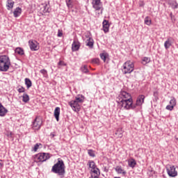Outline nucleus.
I'll return each mask as SVG.
<instances>
[{
	"label": "nucleus",
	"instance_id": "37998d69",
	"mask_svg": "<svg viewBox=\"0 0 178 178\" xmlns=\"http://www.w3.org/2000/svg\"><path fill=\"white\" fill-rule=\"evenodd\" d=\"M13 134H12V132H8L7 134V136L8 137V138H13Z\"/></svg>",
	"mask_w": 178,
	"mask_h": 178
},
{
	"label": "nucleus",
	"instance_id": "e433bc0d",
	"mask_svg": "<svg viewBox=\"0 0 178 178\" xmlns=\"http://www.w3.org/2000/svg\"><path fill=\"white\" fill-rule=\"evenodd\" d=\"M159 94V93L158 92V91H154V92L153 95H154V99H155L156 101H158V99H159V98L158 97Z\"/></svg>",
	"mask_w": 178,
	"mask_h": 178
},
{
	"label": "nucleus",
	"instance_id": "4c0bfd02",
	"mask_svg": "<svg viewBox=\"0 0 178 178\" xmlns=\"http://www.w3.org/2000/svg\"><path fill=\"white\" fill-rule=\"evenodd\" d=\"M100 58H101V59H102V60H104V62H105L106 60V54H101Z\"/></svg>",
	"mask_w": 178,
	"mask_h": 178
},
{
	"label": "nucleus",
	"instance_id": "f257e3e1",
	"mask_svg": "<svg viewBox=\"0 0 178 178\" xmlns=\"http://www.w3.org/2000/svg\"><path fill=\"white\" fill-rule=\"evenodd\" d=\"M117 102L124 109L129 110L136 108V106L133 105L131 95L124 90H122L117 97Z\"/></svg>",
	"mask_w": 178,
	"mask_h": 178
},
{
	"label": "nucleus",
	"instance_id": "c85d7f7f",
	"mask_svg": "<svg viewBox=\"0 0 178 178\" xmlns=\"http://www.w3.org/2000/svg\"><path fill=\"white\" fill-rule=\"evenodd\" d=\"M81 71L82 73H88L90 71L88 70V68L87 67V65H83L81 67Z\"/></svg>",
	"mask_w": 178,
	"mask_h": 178
},
{
	"label": "nucleus",
	"instance_id": "a19ab883",
	"mask_svg": "<svg viewBox=\"0 0 178 178\" xmlns=\"http://www.w3.org/2000/svg\"><path fill=\"white\" fill-rule=\"evenodd\" d=\"M58 66H66V63L65 62L60 60L58 63Z\"/></svg>",
	"mask_w": 178,
	"mask_h": 178
},
{
	"label": "nucleus",
	"instance_id": "4468645a",
	"mask_svg": "<svg viewBox=\"0 0 178 178\" xmlns=\"http://www.w3.org/2000/svg\"><path fill=\"white\" fill-rule=\"evenodd\" d=\"M145 99V97L144 95H140L138 97L136 100V106H141L143 104H144V99Z\"/></svg>",
	"mask_w": 178,
	"mask_h": 178
},
{
	"label": "nucleus",
	"instance_id": "de8ad7c7",
	"mask_svg": "<svg viewBox=\"0 0 178 178\" xmlns=\"http://www.w3.org/2000/svg\"><path fill=\"white\" fill-rule=\"evenodd\" d=\"M144 6V3L142 2V3L140 4V6Z\"/></svg>",
	"mask_w": 178,
	"mask_h": 178
},
{
	"label": "nucleus",
	"instance_id": "a211bd4d",
	"mask_svg": "<svg viewBox=\"0 0 178 178\" xmlns=\"http://www.w3.org/2000/svg\"><path fill=\"white\" fill-rule=\"evenodd\" d=\"M128 165L130 168H134V166L137 165V163L136 162V160H134V159H131L128 161Z\"/></svg>",
	"mask_w": 178,
	"mask_h": 178
},
{
	"label": "nucleus",
	"instance_id": "7c9ffc66",
	"mask_svg": "<svg viewBox=\"0 0 178 178\" xmlns=\"http://www.w3.org/2000/svg\"><path fill=\"white\" fill-rule=\"evenodd\" d=\"M88 154L89 156H92V158L95 157V152H94L92 149H88Z\"/></svg>",
	"mask_w": 178,
	"mask_h": 178
},
{
	"label": "nucleus",
	"instance_id": "a878e982",
	"mask_svg": "<svg viewBox=\"0 0 178 178\" xmlns=\"http://www.w3.org/2000/svg\"><path fill=\"white\" fill-rule=\"evenodd\" d=\"M25 84H26L27 88H30V87H31V86H32L31 81L29 79L26 78L25 79Z\"/></svg>",
	"mask_w": 178,
	"mask_h": 178
},
{
	"label": "nucleus",
	"instance_id": "5701e85b",
	"mask_svg": "<svg viewBox=\"0 0 178 178\" xmlns=\"http://www.w3.org/2000/svg\"><path fill=\"white\" fill-rule=\"evenodd\" d=\"M15 54H17L18 55H24V50H23L22 47H17L15 49Z\"/></svg>",
	"mask_w": 178,
	"mask_h": 178
},
{
	"label": "nucleus",
	"instance_id": "2f4dec72",
	"mask_svg": "<svg viewBox=\"0 0 178 178\" xmlns=\"http://www.w3.org/2000/svg\"><path fill=\"white\" fill-rule=\"evenodd\" d=\"M151 19H149L148 17H146L145 18V24H147V26H151Z\"/></svg>",
	"mask_w": 178,
	"mask_h": 178
},
{
	"label": "nucleus",
	"instance_id": "c756f323",
	"mask_svg": "<svg viewBox=\"0 0 178 178\" xmlns=\"http://www.w3.org/2000/svg\"><path fill=\"white\" fill-rule=\"evenodd\" d=\"M14 3L12 0H8L7 1V6L8 9H12L13 8Z\"/></svg>",
	"mask_w": 178,
	"mask_h": 178
},
{
	"label": "nucleus",
	"instance_id": "1a4fd4ad",
	"mask_svg": "<svg viewBox=\"0 0 178 178\" xmlns=\"http://www.w3.org/2000/svg\"><path fill=\"white\" fill-rule=\"evenodd\" d=\"M42 126V120L40 118H36L33 122L32 129L33 130H40Z\"/></svg>",
	"mask_w": 178,
	"mask_h": 178
},
{
	"label": "nucleus",
	"instance_id": "20e7f679",
	"mask_svg": "<svg viewBox=\"0 0 178 178\" xmlns=\"http://www.w3.org/2000/svg\"><path fill=\"white\" fill-rule=\"evenodd\" d=\"M51 172L56 173L58 176H63L65 175V163H63V161L58 160L52 167Z\"/></svg>",
	"mask_w": 178,
	"mask_h": 178
},
{
	"label": "nucleus",
	"instance_id": "f3484780",
	"mask_svg": "<svg viewBox=\"0 0 178 178\" xmlns=\"http://www.w3.org/2000/svg\"><path fill=\"white\" fill-rule=\"evenodd\" d=\"M115 172H117L118 175H126V171H124L121 166H117L115 168Z\"/></svg>",
	"mask_w": 178,
	"mask_h": 178
},
{
	"label": "nucleus",
	"instance_id": "aec40b11",
	"mask_svg": "<svg viewBox=\"0 0 178 178\" xmlns=\"http://www.w3.org/2000/svg\"><path fill=\"white\" fill-rule=\"evenodd\" d=\"M14 16L15 17H18V16H20V15L22 14V8H17L15 11H14Z\"/></svg>",
	"mask_w": 178,
	"mask_h": 178
},
{
	"label": "nucleus",
	"instance_id": "72a5a7b5",
	"mask_svg": "<svg viewBox=\"0 0 178 178\" xmlns=\"http://www.w3.org/2000/svg\"><path fill=\"white\" fill-rule=\"evenodd\" d=\"M40 145H41V143H36L33 147V151H34V152H37V150L40 148Z\"/></svg>",
	"mask_w": 178,
	"mask_h": 178
},
{
	"label": "nucleus",
	"instance_id": "6ab92c4d",
	"mask_svg": "<svg viewBox=\"0 0 178 178\" xmlns=\"http://www.w3.org/2000/svg\"><path fill=\"white\" fill-rule=\"evenodd\" d=\"M88 165L89 168L91 169V170L97 168V165H95V162H94V161H88Z\"/></svg>",
	"mask_w": 178,
	"mask_h": 178
},
{
	"label": "nucleus",
	"instance_id": "09e8293b",
	"mask_svg": "<svg viewBox=\"0 0 178 178\" xmlns=\"http://www.w3.org/2000/svg\"><path fill=\"white\" fill-rule=\"evenodd\" d=\"M44 12H48V9L44 8Z\"/></svg>",
	"mask_w": 178,
	"mask_h": 178
},
{
	"label": "nucleus",
	"instance_id": "473e14b6",
	"mask_svg": "<svg viewBox=\"0 0 178 178\" xmlns=\"http://www.w3.org/2000/svg\"><path fill=\"white\" fill-rule=\"evenodd\" d=\"M170 104L172 106H176V99L175 97H171Z\"/></svg>",
	"mask_w": 178,
	"mask_h": 178
},
{
	"label": "nucleus",
	"instance_id": "9b49d317",
	"mask_svg": "<svg viewBox=\"0 0 178 178\" xmlns=\"http://www.w3.org/2000/svg\"><path fill=\"white\" fill-rule=\"evenodd\" d=\"M72 49L73 52L79 51V49H80V42L74 40L72 44Z\"/></svg>",
	"mask_w": 178,
	"mask_h": 178
},
{
	"label": "nucleus",
	"instance_id": "49530a36",
	"mask_svg": "<svg viewBox=\"0 0 178 178\" xmlns=\"http://www.w3.org/2000/svg\"><path fill=\"white\" fill-rule=\"evenodd\" d=\"M90 178H98V177H97V175H94V174H92Z\"/></svg>",
	"mask_w": 178,
	"mask_h": 178
},
{
	"label": "nucleus",
	"instance_id": "2eb2a0df",
	"mask_svg": "<svg viewBox=\"0 0 178 178\" xmlns=\"http://www.w3.org/2000/svg\"><path fill=\"white\" fill-rule=\"evenodd\" d=\"M60 115V108L56 107L54 110V117L57 122H59V115Z\"/></svg>",
	"mask_w": 178,
	"mask_h": 178
},
{
	"label": "nucleus",
	"instance_id": "c03bdc74",
	"mask_svg": "<svg viewBox=\"0 0 178 178\" xmlns=\"http://www.w3.org/2000/svg\"><path fill=\"white\" fill-rule=\"evenodd\" d=\"M63 35V33L60 30H58V37H62Z\"/></svg>",
	"mask_w": 178,
	"mask_h": 178
},
{
	"label": "nucleus",
	"instance_id": "a18cd8bd",
	"mask_svg": "<svg viewBox=\"0 0 178 178\" xmlns=\"http://www.w3.org/2000/svg\"><path fill=\"white\" fill-rule=\"evenodd\" d=\"M1 168H3V163L2 162V160H0V169H1Z\"/></svg>",
	"mask_w": 178,
	"mask_h": 178
},
{
	"label": "nucleus",
	"instance_id": "ea45409f",
	"mask_svg": "<svg viewBox=\"0 0 178 178\" xmlns=\"http://www.w3.org/2000/svg\"><path fill=\"white\" fill-rule=\"evenodd\" d=\"M173 108H175V106H172L171 104L170 105H168L166 106V109L168 111H173Z\"/></svg>",
	"mask_w": 178,
	"mask_h": 178
},
{
	"label": "nucleus",
	"instance_id": "423d86ee",
	"mask_svg": "<svg viewBox=\"0 0 178 178\" xmlns=\"http://www.w3.org/2000/svg\"><path fill=\"white\" fill-rule=\"evenodd\" d=\"M92 8L95 9V10H96L97 16H99V15H102L104 12V6H102L101 0H92Z\"/></svg>",
	"mask_w": 178,
	"mask_h": 178
},
{
	"label": "nucleus",
	"instance_id": "bb28decb",
	"mask_svg": "<svg viewBox=\"0 0 178 178\" xmlns=\"http://www.w3.org/2000/svg\"><path fill=\"white\" fill-rule=\"evenodd\" d=\"M170 6L172 8V9H177L178 8V3L176 1H172L170 2Z\"/></svg>",
	"mask_w": 178,
	"mask_h": 178
},
{
	"label": "nucleus",
	"instance_id": "7ed1b4c3",
	"mask_svg": "<svg viewBox=\"0 0 178 178\" xmlns=\"http://www.w3.org/2000/svg\"><path fill=\"white\" fill-rule=\"evenodd\" d=\"M10 67V59L6 55L0 56V72H8Z\"/></svg>",
	"mask_w": 178,
	"mask_h": 178
},
{
	"label": "nucleus",
	"instance_id": "79ce46f5",
	"mask_svg": "<svg viewBox=\"0 0 178 178\" xmlns=\"http://www.w3.org/2000/svg\"><path fill=\"white\" fill-rule=\"evenodd\" d=\"M18 92H24V88L21 87L17 90Z\"/></svg>",
	"mask_w": 178,
	"mask_h": 178
},
{
	"label": "nucleus",
	"instance_id": "ddd939ff",
	"mask_svg": "<svg viewBox=\"0 0 178 178\" xmlns=\"http://www.w3.org/2000/svg\"><path fill=\"white\" fill-rule=\"evenodd\" d=\"M103 31L104 33H108L109 32V22L108 20L104 19L103 21Z\"/></svg>",
	"mask_w": 178,
	"mask_h": 178
},
{
	"label": "nucleus",
	"instance_id": "39448f33",
	"mask_svg": "<svg viewBox=\"0 0 178 178\" xmlns=\"http://www.w3.org/2000/svg\"><path fill=\"white\" fill-rule=\"evenodd\" d=\"M134 70V63L131 60H127L122 66V72L124 74H130Z\"/></svg>",
	"mask_w": 178,
	"mask_h": 178
},
{
	"label": "nucleus",
	"instance_id": "b1692460",
	"mask_svg": "<svg viewBox=\"0 0 178 178\" xmlns=\"http://www.w3.org/2000/svg\"><path fill=\"white\" fill-rule=\"evenodd\" d=\"M149 62H151V58H148V57H144L142 59V65H147V63H149Z\"/></svg>",
	"mask_w": 178,
	"mask_h": 178
},
{
	"label": "nucleus",
	"instance_id": "9d476101",
	"mask_svg": "<svg viewBox=\"0 0 178 178\" xmlns=\"http://www.w3.org/2000/svg\"><path fill=\"white\" fill-rule=\"evenodd\" d=\"M30 49L32 51H38L40 49V44L37 41L31 40L29 41Z\"/></svg>",
	"mask_w": 178,
	"mask_h": 178
},
{
	"label": "nucleus",
	"instance_id": "f8f14e48",
	"mask_svg": "<svg viewBox=\"0 0 178 178\" xmlns=\"http://www.w3.org/2000/svg\"><path fill=\"white\" fill-rule=\"evenodd\" d=\"M7 113L8 109H6V108H5L1 103H0V116L3 118V116H6Z\"/></svg>",
	"mask_w": 178,
	"mask_h": 178
},
{
	"label": "nucleus",
	"instance_id": "f03ea898",
	"mask_svg": "<svg viewBox=\"0 0 178 178\" xmlns=\"http://www.w3.org/2000/svg\"><path fill=\"white\" fill-rule=\"evenodd\" d=\"M85 97L83 95H78L74 100L68 102V105L71 106L74 112H80L81 109V104L84 102Z\"/></svg>",
	"mask_w": 178,
	"mask_h": 178
},
{
	"label": "nucleus",
	"instance_id": "393cba45",
	"mask_svg": "<svg viewBox=\"0 0 178 178\" xmlns=\"http://www.w3.org/2000/svg\"><path fill=\"white\" fill-rule=\"evenodd\" d=\"M91 172L94 173L93 176H97V177L100 175L99 169H98L97 168H94L93 170H91Z\"/></svg>",
	"mask_w": 178,
	"mask_h": 178
},
{
	"label": "nucleus",
	"instance_id": "58836bf2",
	"mask_svg": "<svg viewBox=\"0 0 178 178\" xmlns=\"http://www.w3.org/2000/svg\"><path fill=\"white\" fill-rule=\"evenodd\" d=\"M66 3H67V6L68 8H72V1L70 0H67L66 1Z\"/></svg>",
	"mask_w": 178,
	"mask_h": 178
},
{
	"label": "nucleus",
	"instance_id": "f704fd0d",
	"mask_svg": "<svg viewBox=\"0 0 178 178\" xmlns=\"http://www.w3.org/2000/svg\"><path fill=\"white\" fill-rule=\"evenodd\" d=\"M92 63H94L95 65H99V58H93L92 60Z\"/></svg>",
	"mask_w": 178,
	"mask_h": 178
},
{
	"label": "nucleus",
	"instance_id": "6e6552de",
	"mask_svg": "<svg viewBox=\"0 0 178 178\" xmlns=\"http://www.w3.org/2000/svg\"><path fill=\"white\" fill-rule=\"evenodd\" d=\"M166 171L170 177H176L177 176V170H176L175 165H168L166 166Z\"/></svg>",
	"mask_w": 178,
	"mask_h": 178
},
{
	"label": "nucleus",
	"instance_id": "dca6fc26",
	"mask_svg": "<svg viewBox=\"0 0 178 178\" xmlns=\"http://www.w3.org/2000/svg\"><path fill=\"white\" fill-rule=\"evenodd\" d=\"M165 49H169L172 47V38H169L164 43Z\"/></svg>",
	"mask_w": 178,
	"mask_h": 178
},
{
	"label": "nucleus",
	"instance_id": "412c9836",
	"mask_svg": "<svg viewBox=\"0 0 178 178\" xmlns=\"http://www.w3.org/2000/svg\"><path fill=\"white\" fill-rule=\"evenodd\" d=\"M87 41H88L86 43L87 47H90V48H92V47H94V40H92V38H89L87 40Z\"/></svg>",
	"mask_w": 178,
	"mask_h": 178
},
{
	"label": "nucleus",
	"instance_id": "c9c22d12",
	"mask_svg": "<svg viewBox=\"0 0 178 178\" xmlns=\"http://www.w3.org/2000/svg\"><path fill=\"white\" fill-rule=\"evenodd\" d=\"M40 73L44 76V77H47V75L48 74V72H47V70H41Z\"/></svg>",
	"mask_w": 178,
	"mask_h": 178
},
{
	"label": "nucleus",
	"instance_id": "4be33fe9",
	"mask_svg": "<svg viewBox=\"0 0 178 178\" xmlns=\"http://www.w3.org/2000/svg\"><path fill=\"white\" fill-rule=\"evenodd\" d=\"M115 136L118 137V138H122L123 137V131L122 129H118L115 132Z\"/></svg>",
	"mask_w": 178,
	"mask_h": 178
},
{
	"label": "nucleus",
	"instance_id": "cd10ccee",
	"mask_svg": "<svg viewBox=\"0 0 178 178\" xmlns=\"http://www.w3.org/2000/svg\"><path fill=\"white\" fill-rule=\"evenodd\" d=\"M22 101L23 102L27 103L28 101H30V97H29V95L24 94L22 96Z\"/></svg>",
	"mask_w": 178,
	"mask_h": 178
},
{
	"label": "nucleus",
	"instance_id": "0eeeda50",
	"mask_svg": "<svg viewBox=\"0 0 178 178\" xmlns=\"http://www.w3.org/2000/svg\"><path fill=\"white\" fill-rule=\"evenodd\" d=\"M47 159H49V154L39 153L34 156V162L38 163V162H45Z\"/></svg>",
	"mask_w": 178,
	"mask_h": 178
}]
</instances>
